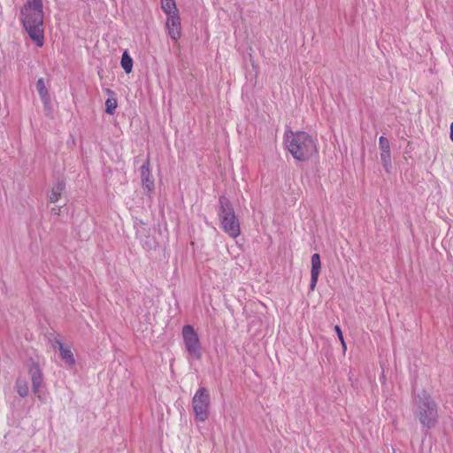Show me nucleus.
I'll return each instance as SVG.
<instances>
[{
    "mask_svg": "<svg viewBox=\"0 0 453 453\" xmlns=\"http://www.w3.org/2000/svg\"><path fill=\"white\" fill-rule=\"evenodd\" d=\"M20 20L30 38L42 47L44 42L42 0H29L21 10Z\"/></svg>",
    "mask_w": 453,
    "mask_h": 453,
    "instance_id": "obj_1",
    "label": "nucleus"
},
{
    "mask_svg": "<svg viewBox=\"0 0 453 453\" xmlns=\"http://www.w3.org/2000/svg\"><path fill=\"white\" fill-rule=\"evenodd\" d=\"M285 142L290 154L298 161H306L318 152L316 141L303 131L287 132Z\"/></svg>",
    "mask_w": 453,
    "mask_h": 453,
    "instance_id": "obj_2",
    "label": "nucleus"
},
{
    "mask_svg": "<svg viewBox=\"0 0 453 453\" xmlns=\"http://www.w3.org/2000/svg\"><path fill=\"white\" fill-rule=\"evenodd\" d=\"M219 206L220 227L230 237L236 239L241 234V225L230 201L226 196H220Z\"/></svg>",
    "mask_w": 453,
    "mask_h": 453,
    "instance_id": "obj_3",
    "label": "nucleus"
},
{
    "mask_svg": "<svg viewBox=\"0 0 453 453\" xmlns=\"http://www.w3.org/2000/svg\"><path fill=\"white\" fill-rule=\"evenodd\" d=\"M415 405V414L419 422L427 428L434 426L438 420V411L433 397L423 392L416 396Z\"/></svg>",
    "mask_w": 453,
    "mask_h": 453,
    "instance_id": "obj_4",
    "label": "nucleus"
},
{
    "mask_svg": "<svg viewBox=\"0 0 453 453\" xmlns=\"http://www.w3.org/2000/svg\"><path fill=\"white\" fill-rule=\"evenodd\" d=\"M211 400L209 390L204 388H199L192 397V408L196 420L204 422L210 416Z\"/></svg>",
    "mask_w": 453,
    "mask_h": 453,
    "instance_id": "obj_5",
    "label": "nucleus"
},
{
    "mask_svg": "<svg viewBox=\"0 0 453 453\" xmlns=\"http://www.w3.org/2000/svg\"><path fill=\"white\" fill-rule=\"evenodd\" d=\"M185 349L196 359L202 357V347L198 334L191 325H185L181 331Z\"/></svg>",
    "mask_w": 453,
    "mask_h": 453,
    "instance_id": "obj_6",
    "label": "nucleus"
},
{
    "mask_svg": "<svg viewBox=\"0 0 453 453\" xmlns=\"http://www.w3.org/2000/svg\"><path fill=\"white\" fill-rule=\"evenodd\" d=\"M28 374L32 382V389L35 395L40 398V390L43 387V376L40 365L37 362L31 361L27 365Z\"/></svg>",
    "mask_w": 453,
    "mask_h": 453,
    "instance_id": "obj_7",
    "label": "nucleus"
},
{
    "mask_svg": "<svg viewBox=\"0 0 453 453\" xmlns=\"http://www.w3.org/2000/svg\"><path fill=\"white\" fill-rule=\"evenodd\" d=\"M165 29L170 38L175 42H178L182 36L180 15L166 17Z\"/></svg>",
    "mask_w": 453,
    "mask_h": 453,
    "instance_id": "obj_8",
    "label": "nucleus"
},
{
    "mask_svg": "<svg viewBox=\"0 0 453 453\" xmlns=\"http://www.w3.org/2000/svg\"><path fill=\"white\" fill-rule=\"evenodd\" d=\"M53 347L58 349L59 357L67 367L72 368L75 365L76 360L70 344L56 341Z\"/></svg>",
    "mask_w": 453,
    "mask_h": 453,
    "instance_id": "obj_9",
    "label": "nucleus"
},
{
    "mask_svg": "<svg viewBox=\"0 0 453 453\" xmlns=\"http://www.w3.org/2000/svg\"><path fill=\"white\" fill-rule=\"evenodd\" d=\"M379 145L380 149V159L383 167L387 173H389L391 169V154L389 141L386 137L380 136L379 139Z\"/></svg>",
    "mask_w": 453,
    "mask_h": 453,
    "instance_id": "obj_10",
    "label": "nucleus"
},
{
    "mask_svg": "<svg viewBox=\"0 0 453 453\" xmlns=\"http://www.w3.org/2000/svg\"><path fill=\"white\" fill-rule=\"evenodd\" d=\"M311 284L310 289L311 291H314L320 273L321 269V261L320 256L318 253H315L311 256Z\"/></svg>",
    "mask_w": 453,
    "mask_h": 453,
    "instance_id": "obj_11",
    "label": "nucleus"
},
{
    "mask_svg": "<svg viewBox=\"0 0 453 453\" xmlns=\"http://www.w3.org/2000/svg\"><path fill=\"white\" fill-rule=\"evenodd\" d=\"M141 177L142 188L150 193L154 189V179L150 174L149 160L141 167Z\"/></svg>",
    "mask_w": 453,
    "mask_h": 453,
    "instance_id": "obj_12",
    "label": "nucleus"
},
{
    "mask_svg": "<svg viewBox=\"0 0 453 453\" xmlns=\"http://www.w3.org/2000/svg\"><path fill=\"white\" fill-rule=\"evenodd\" d=\"M65 190V183L63 180H59L53 184L48 194V201L51 203H57L64 194Z\"/></svg>",
    "mask_w": 453,
    "mask_h": 453,
    "instance_id": "obj_13",
    "label": "nucleus"
},
{
    "mask_svg": "<svg viewBox=\"0 0 453 453\" xmlns=\"http://www.w3.org/2000/svg\"><path fill=\"white\" fill-rule=\"evenodd\" d=\"M35 87L42 102L44 104H48L50 103V94L44 79L39 78Z\"/></svg>",
    "mask_w": 453,
    "mask_h": 453,
    "instance_id": "obj_14",
    "label": "nucleus"
},
{
    "mask_svg": "<svg viewBox=\"0 0 453 453\" xmlns=\"http://www.w3.org/2000/svg\"><path fill=\"white\" fill-rule=\"evenodd\" d=\"M161 9L163 10L166 17L180 14L175 0H161Z\"/></svg>",
    "mask_w": 453,
    "mask_h": 453,
    "instance_id": "obj_15",
    "label": "nucleus"
},
{
    "mask_svg": "<svg viewBox=\"0 0 453 453\" xmlns=\"http://www.w3.org/2000/svg\"><path fill=\"white\" fill-rule=\"evenodd\" d=\"M107 93L110 97L105 102V112L112 115L118 107V101L113 91L107 89Z\"/></svg>",
    "mask_w": 453,
    "mask_h": 453,
    "instance_id": "obj_16",
    "label": "nucleus"
},
{
    "mask_svg": "<svg viewBox=\"0 0 453 453\" xmlns=\"http://www.w3.org/2000/svg\"><path fill=\"white\" fill-rule=\"evenodd\" d=\"M121 66L127 73H130L133 70V59L127 51L122 54Z\"/></svg>",
    "mask_w": 453,
    "mask_h": 453,
    "instance_id": "obj_17",
    "label": "nucleus"
},
{
    "mask_svg": "<svg viewBox=\"0 0 453 453\" xmlns=\"http://www.w3.org/2000/svg\"><path fill=\"white\" fill-rule=\"evenodd\" d=\"M17 393L21 396L25 397L28 395V386L25 380L18 379L15 384Z\"/></svg>",
    "mask_w": 453,
    "mask_h": 453,
    "instance_id": "obj_18",
    "label": "nucleus"
},
{
    "mask_svg": "<svg viewBox=\"0 0 453 453\" xmlns=\"http://www.w3.org/2000/svg\"><path fill=\"white\" fill-rule=\"evenodd\" d=\"M334 330L337 334V336L342 343V349L343 350L345 351L347 349V346H346V343H345V341H344V338H343V334H342V329L340 328L339 326H334Z\"/></svg>",
    "mask_w": 453,
    "mask_h": 453,
    "instance_id": "obj_19",
    "label": "nucleus"
},
{
    "mask_svg": "<svg viewBox=\"0 0 453 453\" xmlns=\"http://www.w3.org/2000/svg\"><path fill=\"white\" fill-rule=\"evenodd\" d=\"M449 138L453 142V121L450 124V133H449Z\"/></svg>",
    "mask_w": 453,
    "mask_h": 453,
    "instance_id": "obj_20",
    "label": "nucleus"
},
{
    "mask_svg": "<svg viewBox=\"0 0 453 453\" xmlns=\"http://www.w3.org/2000/svg\"><path fill=\"white\" fill-rule=\"evenodd\" d=\"M60 210L61 208L60 207H58V208H52V211L57 214V215H59L60 213Z\"/></svg>",
    "mask_w": 453,
    "mask_h": 453,
    "instance_id": "obj_21",
    "label": "nucleus"
}]
</instances>
